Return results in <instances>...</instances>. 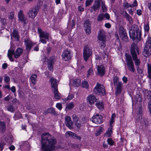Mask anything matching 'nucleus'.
<instances>
[{
  "label": "nucleus",
  "instance_id": "obj_1",
  "mask_svg": "<svg viewBox=\"0 0 151 151\" xmlns=\"http://www.w3.org/2000/svg\"><path fill=\"white\" fill-rule=\"evenodd\" d=\"M57 142L56 139L48 133L42 136V148L44 151H53Z\"/></svg>",
  "mask_w": 151,
  "mask_h": 151
},
{
  "label": "nucleus",
  "instance_id": "obj_2",
  "mask_svg": "<svg viewBox=\"0 0 151 151\" xmlns=\"http://www.w3.org/2000/svg\"><path fill=\"white\" fill-rule=\"evenodd\" d=\"M130 52L135 65L137 66H139L140 65V60L137 58V55H139V49L135 44L133 43L131 45Z\"/></svg>",
  "mask_w": 151,
  "mask_h": 151
},
{
  "label": "nucleus",
  "instance_id": "obj_3",
  "mask_svg": "<svg viewBox=\"0 0 151 151\" xmlns=\"http://www.w3.org/2000/svg\"><path fill=\"white\" fill-rule=\"evenodd\" d=\"M23 51V49L20 47L17 48L15 52L13 49H10L9 50L7 55L10 60L12 62H13L14 60L12 58V55H14L15 58H17L21 55Z\"/></svg>",
  "mask_w": 151,
  "mask_h": 151
},
{
  "label": "nucleus",
  "instance_id": "obj_4",
  "mask_svg": "<svg viewBox=\"0 0 151 151\" xmlns=\"http://www.w3.org/2000/svg\"><path fill=\"white\" fill-rule=\"evenodd\" d=\"M98 38L100 48L102 49H104L106 45L105 32L103 30H100L98 33Z\"/></svg>",
  "mask_w": 151,
  "mask_h": 151
},
{
  "label": "nucleus",
  "instance_id": "obj_5",
  "mask_svg": "<svg viewBox=\"0 0 151 151\" xmlns=\"http://www.w3.org/2000/svg\"><path fill=\"white\" fill-rule=\"evenodd\" d=\"M143 55L145 57H148L151 55V37L148 36L145 44Z\"/></svg>",
  "mask_w": 151,
  "mask_h": 151
},
{
  "label": "nucleus",
  "instance_id": "obj_6",
  "mask_svg": "<svg viewBox=\"0 0 151 151\" xmlns=\"http://www.w3.org/2000/svg\"><path fill=\"white\" fill-rule=\"evenodd\" d=\"M114 86H116V95L121 93L123 89V83L119 81V78L117 76H114L113 79Z\"/></svg>",
  "mask_w": 151,
  "mask_h": 151
},
{
  "label": "nucleus",
  "instance_id": "obj_7",
  "mask_svg": "<svg viewBox=\"0 0 151 151\" xmlns=\"http://www.w3.org/2000/svg\"><path fill=\"white\" fill-rule=\"evenodd\" d=\"M126 62L128 69L132 72L135 71L133 62L131 56L129 54H126Z\"/></svg>",
  "mask_w": 151,
  "mask_h": 151
},
{
  "label": "nucleus",
  "instance_id": "obj_8",
  "mask_svg": "<svg viewBox=\"0 0 151 151\" xmlns=\"http://www.w3.org/2000/svg\"><path fill=\"white\" fill-rule=\"evenodd\" d=\"M93 91L96 94L104 96L106 94L105 87L102 84L97 83L93 89Z\"/></svg>",
  "mask_w": 151,
  "mask_h": 151
},
{
  "label": "nucleus",
  "instance_id": "obj_9",
  "mask_svg": "<svg viewBox=\"0 0 151 151\" xmlns=\"http://www.w3.org/2000/svg\"><path fill=\"white\" fill-rule=\"evenodd\" d=\"M92 55L91 50L89 48L88 45L85 46L83 51V57L84 60L85 61H87Z\"/></svg>",
  "mask_w": 151,
  "mask_h": 151
},
{
  "label": "nucleus",
  "instance_id": "obj_10",
  "mask_svg": "<svg viewBox=\"0 0 151 151\" xmlns=\"http://www.w3.org/2000/svg\"><path fill=\"white\" fill-rule=\"evenodd\" d=\"M38 12V8L37 6H35L29 9L27 14L29 18L34 19L37 16Z\"/></svg>",
  "mask_w": 151,
  "mask_h": 151
},
{
  "label": "nucleus",
  "instance_id": "obj_11",
  "mask_svg": "<svg viewBox=\"0 0 151 151\" xmlns=\"http://www.w3.org/2000/svg\"><path fill=\"white\" fill-rule=\"evenodd\" d=\"M91 120L93 122L98 124L102 123L104 120L102 116L98 114L94 115Z\"/></svg>",
  "mask_w": 151,
  "mask_h": 151
},
{
  "label": "nucleus",
  "instance_id": "obj_12",
  "mask_svg": "<svg viewBox=\"0 0 151 151\" xmlns=\"http://www.w3.org/2000/svg\"><path fill=\"white\" fill-rule=\"evenodd\" d=\"M62 56V59L65 61L70 60L72 56L71 50L68 49H66L63 52Z\"/></svg>",
  "mask_w": 151,
  "mask_h": 151
},
{
  "label": "nucleus",
  "instance_id": "obj_13",
  "mask_svg": "<svg viewBox=\"0 0 151 151\" xmlns=\"http://www.w3.org/2000/svg\"><path fill=\"white\" fill-rule=\"evenodd\" d=\"M18 20L19 22H21L24 24H26L27 23L28 20L27 17L24 16L22 10L19 11L18 12Z\"/></svg>",
  "mask_w": 151,
  "mask_h": 151
},
{
  "label": "nucleus",
  "instance_id": "obj_14",
  "mask_svg": "<svg viewBox=\"0 0 151 151\" xmlns=\"http://www.w3.org/2000/svg\"><path fill=\"white\" fill-rule=\"evenodd\" d=\"M97 75L103 76L105 73L104 66L103 65H98L97 66Z\"/></svg>",
  "mask_w": 151,
  "mask_h": 151
},
{
  "label": "nucleus",
  "instance_id": "obj_15",
  "mask_svg": "<svg viewBox=\"0 0 151 151\" xmlns=\"http://www.w3.org/2000/svg\"><path fill=\"white\" fill-rule=\"evenodd\" d=\"M87 103L90 105L94 104V102L97 101V99L93 95L90 94L86 98Z\"/></svg>",
  "mask_w": 151,
  "mask_h": 151
},
{
  "label": "nucleus",
  "instance_id": "obj_16",
  "mask_svg": "<svg viewBox=\"0 0 151 151\" xmlns=\"http://www.w3.org/2000/svg\"><path fill=\"white\" fill-rule=\"evenodd\" d=\"M129 36L133 40L137 39V42H138L140 41L141 37V36L140 37L138 36L137 33H136L135 32L131 31H129Z\"/></svg>",
  "mask_w": 151,
  "mask_h": 151
},
{
  "label": "nucleus",
  "instance_id": "obj_17",
  "mask_svg": "<svg viewBox=\"0 0 151 151\" xmlns=\"http://www.w3.org/2000/svg\"><path fill=\"white\" fill-rule=\"evenodd\" d=\"M84 26L86 34L89 35L91 32V24L88 20H86L84 22Z\"/></svg>",
  "mask_w": 151,
  "mask_h": 151
},
{
  "label": "nucleus",
  "instance_id": "obj_18",
  "mask_svg": "<svg viewBox=\"0 0 151 151\" xmlns=\"http://www.w3.org/2000/svg\"><path fill=\"white\" fill-rule=\"evenodd\" d=\"M65 119L66 125L70 129H72V126L73 123L70 117L69 116H67L65 117Z\"/></svg>",
  "mask_w": 151,
  "mask_h": 151
},
{
  "label": "nucleus",
  "instance_id": "obj_19",
  "mask_svg": "<svg viewBox=\"0 0 151 151\" xmlns=\"http://www.w3.org/2000/svg\"><path fill=\"white\" fill-rule=\"evenodd\" d=\"M130 31L135 32L136 33H137L138 36L139 37L141 36V31L139 30L138 26L135 24H134L131 26Z\"/></svg>",
  "mask_w": 151,
  "mask_h": 151
},
{
  "label": "nucleus",
  "instance_id": "obj_20",
  "mask_svg": "<svg viewBox=\"0 0 151 151\" xmlns=\"http://www.w3.org/2000/svg\"><path fill=\"white\" fill-rule=\"evenodd\" d=\"M123 14L128 21L129 24H133V20L132 17L129 15L126 11L123 12Z\"/></svg>",
  "mask_w": 151,
  "mask_h": 151
},
{
  "label": "nucleus",
  "instance_id": "obj_21",
  "mask_svg": "<svg viewBox=\"0 0 151 151\" xmlns=\"http://www.w3.org/2000/svg\"><path fill=\"white\" fill-rule=\"evenodd\" d=\"M52 87L53 88L52 90L58 89V86L56 79L51 78L50 79Z\"/></svg>",
  "mask_w": 151,
  "mask_h": 151
},
{
  "label": "nucleus",
  "instance_id": "obj_22",
  "mask_svg": "<svg viewBox=\"0 0 151 151\" xmlns=\"http://www.w3.org/2000/svg\"><path fill=\"white\" fill-rule=\"evenodd\" d=\"M26 46V48L27 50L29 51L33 46V43L31 41L25 40L24 41Z\"/></svg>",
  "mask_w": 151,
  "mask_h": 151
},
{
  "label": "nucleus",
  "instance_id": "obj_23",
  "mask_svg": "<svg viewBox=\"0 0 151 151\" xmlns=\"http://www.w3.org/2000/svg\"><path fill=\"white\" fill-rule=\"evenodd\" d=\"M6 129V124L4 122L0 121V132L4 133Z\"/></svg>",
  "mask_w": 151,
  "mask_h": 151
},
{
  "label": "nucleus",
  "instance_id": "obj_24",
  "mask_svg": "<svg viewBox=\"0 0 151 151\" xmlns=\"http://www.w3.org/2000/svg\"><path fill=\"white\" fill-rule=\"evenodd\" d=\"M100 2L99 1H95L94 5L92 7L94 11H96L97 10H99L100 8Z\"/></svg>",
  "mask_w": 151,
  "mask_h": 151
},
{
  "label": "nucleus",
  "instance_id": "obj_25",
  "mask_svg": "<svg viewBox=\"0 0 151 151\" xmlns=\"http://www.w3.org/2000/svg\"><path fill=\"white\" fill-rule=\"evenodd\" d=\"M40 38H44L47 40H49V35L47 33H45L44 32L42 33L41 34H39Z\"/></svg>",
  "mask_w": 151,
  "mask_h": 151
},
{
  "label": "nucleus",
  "instance_id": "obj_26",
  "mask_svg": "<svg viewBox=\"0 0 151 151\" xmlns=\"http://www.w3.org/2000/svg\"><path fill=\"white\" fill-rule=\"evenodd\" d=\"M37 76L35 74H33L30 76V79L32 84L35 85L37 81Z\"/></svg>",
  "mask_w": 151,
  "mask_h": 151
},
{
  "label": "nucleus",
  "instance_id": "obj_27",
  "mask_svg": "<svg viewBox=\"0 0 151 151\" xmlns=\"http://www.w3.org/2000/svg\"><path fill=\"white\" fill-rule=\"evenodd\" d=\"M12 36L18 41L19 40V36L17 31L15 29H14L12 33Z\"/></svg>",
  "mask_w": 151,
  "mask_h": 151
},
{
  "label": "nucleus",
  "instance_id": "obj_28",
  "mask_svg": "<svg viewBox=\"0 0 151 151\" xmlns=\"http://www.w3.org/2000/svg\"><path fill=\"white\" fill-rule=\"evenodd\" d=\"M52 91L54 94L55 98L57 99H59L60 98V94L58 91V89H55L52 90Z\"/></svg>",
  "mask_w": 151,
  "mask_h": 151
},
{
  "label": "nucleus",
  "instance_id": "obj_29",
  "mask_svg": "<svg viewBox=\"0 0 151 151\" xmlns=\"http://www.w3.org/2000/svg\"><path fill=\"white\" fill-rule=\"evenodd\" d=\"M45 113L46 114L50 113L54 115H55L56 114V112L54 109L51 107L47 109L45 111Z\"/></svg>",
  "mask_w": 151,
  "mask_h": 151
},
{
  "label": "nucleus",
  "instance_id": "obj_30",
  "mask_svg": "<svg viewBox=\"0 0 151 151\" xmlns=\"http://www.w3.org/2000/svg\"><path fill=\"white\" fill-rule=\"evenodd\" d=\"M120 38L124 42H127L128 41V38L127 33L119 35Z\"/></svg>",
  "mask_w": 151,
  "mask_h": 151
},
{
  "label": "nucleus",
  "instance_id": "obj_31",
  "mask_svg": "<svg viewBox=\"0 0 151 151\" xmlns=\"http://www.w3.org/2000/svg\"><path fill=\"white\" fill-rule=\"evenodd\" d=\"M116 117V115L115 113L112 114L111 118L109 121V124L110 127H112V124L114 123L115 122V119Z\"/></svg>",
  "mask_w": 151,
  "mask_h": 151
},
{
  "label": "nucleus",
  "instance_id": "obj_32",
  "mask_svg": "<svg viewBox=\"0 0 151 151\" xmlns=\"http://www.w3.org/2000/svg\"><path fill=\"white\" fill-rule=\"evenodd\" d=\"M81 80L79 79H75L73 80V84L75 86L78 87L80 84Z\"/></svg>",
  "mask_w": 151,
  "mask_h": 151
},
{
  "label": "nucleus",
  "instance_id": "obj_33",
  "mask_svg": "<svg viewBox=\"0 0 151 151\" xmlns=\"http://www.w3.org/2000/svg\"><path fill=\"white\" fill-rule=\"evenodd\" d=\"M148 77L151 80V65L149 63L147 64Z\"/></svg>",
  "mask_w": 151,
  "mask_h": 151
},
{
  "label": "nucleus",
  "instance_id": "obj_34",
  "mask_svg": "<svg viewBox=\"0 0 151 151\" xmlns=\"http://www.w3.org/2000/svg\"><path fill=\"white\" fill-rule=\"evenodd\" d=\"M96 105L99 109L102 110L104 109L103 105L102 102L99 101L96 103Z\"/></svg>",
  "mask_w": 151,
  "mask_h": 151
},
{
  "label": "nucleus",
  "instance_id": "obj_35",
  "mask_svg": "<svg viewBox=\"0 0 151 151\" xmlns=\"http://www.w3.org/2000/svg\"><path fill=\"white\" fill-rule=\"evenodd\" d=\"M112 127H110L109 128L105 134V136L108 137H110L112 133Z\"/></svg>",
  "mask_w": 151,
  "mask_h": 151
},
{
  "label": "nucleus",
  "instance_id": "obj_36",
  "mask_svg": "<svg viewBox=\"0 0 151 151\" xmlns=\"http://www.w3.org/2000/svg\"><path fill=\"white\" fill-rule=\"evenodd\" d=\"M66 137H72L73 138L74 136H76V134L71 132H67L65 134Z\"/></svg>",
  "mask_w": 151,
  "mask_h": 151
},
{
  "label": "nucleus",
  "instance_id": "obj_37",
  "mask_svg": "<svg viewBox=\"0 0 151 151\" xmlns=\"http://www.w3.org/2000/svg\"><path fill=\"white\" fill-rule=\"evenodd\" d=\"M119 35L126 33L125 30L123 26H121L119 27Z\"/></svg>",
  "mask_w": 151,
  "mask_h": 151
},
{
  "label": "nucleus",
  "instance_id": "obj_38",
  "mask_svg": "<svg viewBox=\"0 0 151 151\" xmlns=\"http://www.w3.org/2000/svg\"><path fill=\"white\" fill-rule=\"evenodd\" d=\"M104 129L102 127H100L99 129L96 131L95 133L96 135L98 136L102 132L103 130Z\"/></svg>",
  "mask_w": 151,
  "mask_h": 151
},
{
  "label": "nucleus",
  "instance_id": "obj_39",
  "mask_svg": "<svg viewBox=\"0 0 151 151\" xmlns=\"http://www.w3.org/2000/svg\"><path fill=\"white\" fill-rule=\"evenodd\" d=\"M145 94L148 99H151V92L150 91H146Z\"/></svg>",
  "mask_w": 151,
  "mask_h": 151
},
{
  "label": "nucleus",
  "instance_id": "obj_40",
  "mask_svg": "<svg viewBox=\"0 0 151 151\" xmlns=\"http://www.w3.org/2000/svg\"><path fill=\"white\" fill-rule=\"evenodd\" d=\"M72 119L74 123L79 122L80 120L78 116L76 114H73V115Z\"/></svg>",
  "mask_w": 151,
  "mask_h": 151
},
{
  "label": "nucleus",
  "instance_id": "obj_41",
  "mask_svg": "<svg viewBox=\"0 0 151 151\" xmlns=\"http://www.w3.org/2000/svg\"><path fill=\"white\" fill-rule=\"evenodd\" d=\"M4 81L6 83L9 84L10 82V78L9 76L6 75L4 76Z\"/></svg>",
  "mask_w": 151,
  "mask_h": 151
},
{
  "label": "nucleus",
  "instance_id": "obj_42",
  "mask_svg": "<svg viewBox=\"0 0 151 151\" xmlns=\"http://www.w3.org/2000/svg\"><path fill=\"white\" fill-rule=\"evenodd\" d=\"M54 64H53L52 63H50L47 62V68L49 70H50L51 71H53V65Z\"/></svg>",
  "mask_w": 151,
  "mask_h": 151
},
{
  "label": "nucleus",
  "instance_id": "obj_43",
  "mask_svg": "<svg viewBox=\"0 0 151 151\" xmlns=\"http://www.w3.org/2000/svg\"><path fill=\"white\" fill-rule=\"evenodd\" d=\"M74 106V105L73 102H70L66 106V108L68 109L69 110L71 109Z\"/></svg>",
  "mask_w": 151,
  "mask_h": 151
},
{
  "label": "nucleus",
  "instance_id": "obj_44",
  "mask_svg": "<svg viewBox=\"0 0 151 151\" xmlns=\"http://www.w3.org/2000/svg\"><path fill=\"white\" fill-rule=\"evenodd\" d=\"M104 18V14H99L97 20L98 21H101Z\"/></svg>",
  "mask_w": 151,
  "mask_h": 151
},
{
  "label": "nucleus",
  "instance_id": "obj_45",
  "mask_svg": "<svg viewBox=\"0 0 151 151\" xmlns=\"http://www.w3.org/2000/svg\"><path fill=\"white\" fill-rule=\"evenodd\" d=\"M135 101L137 102H140L142 100L141 96L138 94H137L135 95Z\"/></svg>",
  "mask_w": 151,
  "mask_h": 151
},
{
  "label": "nucleus",
  "instance_id": "obj_46",
  "mask_svg": "<svg viewBox=\"0 0 151 151\" xmlns=\"http://www.w3.org/2000/svg\"><path fill=\"white\" fill-rule=\"evenodd\" d=\"M55 61V57L53 56H52L50 57L48 60V63H52L53 64H54V62Z\"/></svg>",
  "mask_w": 151,
  "mask_h": 151
},
{
  "label": "nucleus",
  "instance_id": "obj_47",
  "mask_svg": "<svg viewBox=\"0 0 151 151\" xmlns=\"http://www.w3.org/2000/svg\"><path fill=\"white\" fill-rule=\"evenodd\" d=\"M82 87L87 88H88L89 85L88 82L86 81H84L82 82Z\"/></svg>",
  "mask_w": 151,
  "mask_h": 151
},
{
  "label": "nucleus",
  "instance_id": "obj_48",
  "mask_svg": "<svg viewBox=\"0 0 151 151\" xmlns=\"http://www.w3.org/2000/svg\"><path fill=\"white\" fill-rule=\"evenodd\" d=\"M74 123L76 127H77L78 129H80L81 126V124L80 120L79 122H76Z\"/></svg>",
  "mask_w": 151,
  "mask_h": 151
},
{
  "label": "nucleus",
  "instance_id": "obj_49",
  "mask_svg": "<svg viewBox=\"0 0 151 151\" xmlns=\"http://www.w3.org/2000/svg\"><path fill=\"white\" fill-rule=\"evenodd\" d=\"M5 141L9 142V143L10 144H11L13 142L12 138L10 137H9V136H7L6 137H5Z\"/></svg>",
  "mask_w": 151,
  "mask_h": 151
},
{
  "label": "nucleus",
  "instance_id": "obj_50",
  "mask_svg": "<svg viewBox=\"0 0 151 151\" xmlns=\"http://www.w3.org/2000/svg\"><path fill=\"white\" fill-rule=\"evenodd\" d=\"M7 110L11 112H13L14 111V107L12 105L8 106L7 108Z\"/></svg>",
  "mask_w": 151,
  "mask_h": 151
},
{
  "label": "nucleus",
  "instance_id": "obj_51",
  "mask_svg": "<svg viewBox=\"0 0 151 151\" xmlns=\"http://www.w3.org/2000/svg\"><path fill=\"white\" fill-rule=\"evenodd\" d=\"M101 7L103 12H104L107 10V8L105 5V3L103 1L101 2Z\"/></svg>",
  "mask_w": 151,
  "mask_h": 151
},
{
  "label": "nucleus",
  "instance_id": "obj_52",
  "mask_svg": "<svg viewBox=\"0 0 151 151\" xmlns=\"http://www.w3.org/2000/svg\"><path fill=\"white\" fill-rule=\"evenodd\" d=\"M5 144V143L3 142H0V150L1 151H2Z\"/></svg>",
  "mask_w": 151,
  "mask_h": 151
},
{
  "label": "nucleus",
  "instance_id": "obj_53",
  "mask_svg": "<svg viewBox=\"0 0 151 151\" xmlns=\"http://www.w3.org/2000/svg\"><path fill=\"white\" fill-rule=\"evenodd\" d=\"M144 30L145 31L148 32L149 30V26L148 23L145 24L144 27Z\"/></svg>",
  "mask_w": 151,
  "mask_h": 151
},
{
  "label": "nucleus",
  "instance_id": "obj_54",
  "mask_svg": "<svg viewBox=\"0 0 151 151\" xmlns=\"http://www.w3.org/2000/svg\"><path fill=\"white\" fill-rule=\"evenodd\" d=\"M137 70L139 74H142L143 73V70L139 66L137 67Z\"/></svg>",
  "mask_w": 151,
  "mask_h": 151
},
{
  "label": "nucleus",
  "instance_id": "obj_55",
  "mask_svg": "<svg viewBox=\"0 0 151 151\" xmlns=\"http://www.w3.org/2000/svg\"><path fill=\"white\" fill-rule=\"evenodd\" d=\"M124 6L126 9H127L129 7L132 8L131 4H129L127 2H126L124 4Z\"/></svg>",
  "mask_w": 151,
  "mask_h": 151
},
{
  "label": "nucleus",
  "instance_id": "obj_56",
  "mask_svg": "<svg viewBox=\"0 0 151 151\" xmlns=\"http://www.w3.org/2000/svg\"><path fill=\"white\" fill-rule=\"evenodd\" d=\"M107 142L108 144L111 146L113 145H114V143L112 139L110 138H109L108 139Z\"/></svg>",
  "mask_w": 151,
  "mask_h": 151
},
{
  "label": "nucleus",
  "instance_id": "obj_57",
  "mask_svg": "<svg viewBox=\"0 0 151 151\" xmlns=\"http://www.w3.org/2000/svg\"><path fill=\"white\" fill-rule=\"evenodd\" d=\"M56 107L58 108L60 110L62 109V105L61 103H58L56 104Z\"/></svg>",
  "mask_w": 151,
  "mask_h": 151
},
{
  "label": "nucleus",
  "instance_id": "obj_58",
  "mask_svg": "<svg viewBox=\"0 0 151 151\" xmlns=\"http://www.w3.org/2000/svg\"><path fill=\"white\" fill-rule=\"evenodd\" d=\"M14 13L13 12H11L10 13L9 18L10 19H14Z\"/></svg>",
  "mask_w": 151,
  "mask_h": 151
},
{
  "label": "nucleus",
  "instance_id": "obj_59",
  "mask_svg": "<svg viewBox=\"0 0 151 151\" xmlns=\"http://www.w3.org/2000/svg\"><path fill=\"white\" fill-rule=\"evenodd\" d=\"M0 21L2 24L4 25L6 23V20L5 18H0Z\"/></svg>",
  "mask_w": 151,
  "mask_h": 151
},
{
  "label": "nucleus",
  "instance_id": "obj_60",
  "mask_svg": "<svg viewBox=\"0 0 151 151\" xmlns=\"http://www.w3.org/2000/svg\"><path fill=\"white\" fill-rule=\"evenodd\" d=\"M93 0H87L86 2V6H88L91 4Z\"/></svg>",
  "mask_w": 151,
  "mask_h": 151
},
{
  "label": "nucleus",
  "instance_id": "obj_61",
  "mask_svg": "<svg viewBox=\"0 0 151 151\" xmlns=\"http://www.w3.org/2000/svg\"><path fill=\"white\" fill-rule=\"evenodd\" d=\"M88 73L87 76L88 77L91 75L93 73V69L91 68H90L89 70L88 71Z\"/></svg>",
  "mask_w": 151,
  "mask_h": 151
},
{
  "label": "nucleus",
  "instance_id": "obj_62",
  "mask_svg": "<svg viewBox=\"0 0 151 151\" xmlns=\"http://www.w3.org/2000/svg\"><path fill=\"white\" fill-rule=\"evenodd\" d=\"M101 55L103 57V58L104 59L105 58L106 56H107L106 52V51H103L101 53Z\"/></svg>",
  "mask_w": 151,
  "mask_h": 151
},
{
  "label": "nucleus",
  "instance_id": "obj_63",
  "mask_svg": "<svg viewBox=\"0 0 151 151\" xmlns=\"http://www.w3.org/2000/svg\"><path fill=\"white\" fill-rule=\"evenodd\" d=\"M122 80L124 83H126L128 81L127 78L125 76L122 78Z\"/></svg>",
  "mask_w": 151,
  "mask_h": 151
},
{
  "label": "nucleus",
  "instance_id": "obj_64",
  "mask_svg": "<svg viewBox=\"0 0 151 151\" xmlns=\"http://www.w3.org/2000/svg\"><path fill=\"white\" fill-rule=\"evenodd\" d=\"M148 106L151 114V100L148 103Z\"/></svg>",
  "mask_w": 151,
  "mask_h": 151
}]
</instances>
